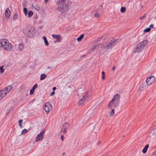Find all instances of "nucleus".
<instances>
[{
  "instance_id": "5",
  "label": "nucleus",
  "mask_w": 156,
  "mask_h": 156,
  "mask_svg": "<svg viewBox=\"0 0 156 156\" xmlns=\"http://www.w3.org/2000/svg\"><path fill=\"white\" fill-rule=\"evenodd\" d=\"M148 42V41L145 40L140 43L137 45L136 47L134 49V51L135 52H139L142 51Z\"/></svg>"
},
{
  "instance_id": "38",
  "label": "nucleus",
  "mask_w": 156,
  "mask_h": 156,
  "mask_svg": "<svg viewBox=\"0 0 156 156\" xmlns=\"http://www.w3.org/2000/svg\"><path fill=\"white\" fill-rule=\"evenodd\" d=\"M150 27L153 28L154 27V25L153 24H151L150 26H149Z\"/></svg>"
},
{
  "instance_id": "1",
  "label": "nucleus",
  "mask_w": 156,
  "mask_h": 156,
  "mask_svg": "<svg viewBox=\"0 0 156 156\" xmlns=\"http://www.w3.org/2000/svg\"><path fill=\"white\" fill-rule=\"evenodd\" d=\"M118 39L111 38L108 42H104L101 45V48L106 50L111 49L118 42Z\"/></svg>"
},
{
  "instance_id": "43",
  "label": "nucleus",
  "mask_w": 156,
  "mask_h": 156,
  "mask_svg": "<svg viewBox=\"0 0 156 156\" xmlns=\"http://www.w3.org/2000/svg\"><path fill=\"white\" fill-rule=\"evenodd\" d=\"M102 74L103 75L105 76V73L104 71L102 72Z\"/></svg>"
},
{
  "instance_id": "23",
  "label": "nucleus",
  "mask_w": 156,
  "mask_h": 156,
  "mask_svg": "<svg viewBox=\"0 0 156 156\" xmlns=\"http://www.w3.org/2000/svg\"><path fill=\"white\" fill-rule=\"evenodd\" d=\"M126 11V8L125 7H122L120 9V11L122 13Z\"/></svg>"
},
{
  "instance_id": "24",
  "label": "nucleus",
  "mask_w": 156,
  "mask_h": 156,
  "mask_svg": "<svg viewBox=\"0 0 156 156\" xmlns=\"http://www.w3.org/2000/svg\"><path fill=\"white\" fill-rule=\"evenodd\" d=\"M27 130L26 129H23L22 131L21 134H25L27 133Z\"/></svg>"
},
{
  "instance_id": "41",
  "label": "nucleus",
  "mask_w": 156,
  "mask_h": 156,
  "mask_svg": "<svg viewBox=\"0 0 156 156\" xmlns=\"http://www.w3.org/2000/svg\"><path fill=\"white\" fill-rule=\"evenodd\" d=\"M63 137H64V136L63 135H62L61 136V139L62 140H63Z\"/></svg>"
},
{
  "instance_id": "9",
  "label": "nucleus",
  "mask_w": 156,
  "mask_h": 156,
  "mask_svg": "<svg viewBox=\"0 0 156 156\" xmlns=\"http://www.w3.org/2000/svg\"><path fill=\"white\" fill-rule=\"evenodd\" d=\"M89 97V95L88 94V93H85L83 95L82 98H81L79 101V104L80 105H82L88 100Z\"/></svg>"
},
{
  "instance_id": "40",
  "label": "nucleus",
  "mask_w": 156,
  "mask_h": 156,
  "mask_svg": "<svg viewBox=\"0 0 156 156\" xmlns=\"http://www.w3.org/2000/svg\"><path fill=\"white\" fill-rule=\"evenodd\" d=\"M53 91H54L56 89V87H54L53 88Z\"/></svg>"
},
{
  "instance_id": "26",
  "label": "nucleus",
  "mask_w": 156,
  "mask_h": 156,
  "mask_svg": "<svg viewBox=\"0 0 156 156\" xmlns=\"http://www.w3.org/2000/svg\"><path fill=\"white\" fill-rule=\"evenodd\" d=\"M23 11L25 15L26 16L27 14V10L26 8H23Z\"/></svg>"
},
{
  "instance_id": "51",
  "label": "nucleus",
  "mask_w": 156,
  "mask_h": 156,
  "mask_svg": "<svg viewBox=\"0 0 156 156\" xmlns=\"http://www.w3.org/2000/svg\"><path fill=\"white\" fill-rule=\"evenodd\" d=\"M0 48H1V47H0Z\"/></svg>"
},
{
  "instance_id": "46",
  "label": "nucleus",
  "mask_w": 156,
  "mask_h": 156,
  "mask_svg": "<svg viewBox=\"0 0 156 156\" xmlns=\"http://www.w3.org/2000/svg\"><path fill=\"white\" fill-rule=\"evenodd\" d=\"M48 2V0H44V2Z\"/></svg>"
},
{
  "instance_id": "16",
  "label": "nucleus",
  "mask_w": 156,
  "mask_h": 156,
  "mask_svg": "<svg viewBox=\"0 0 156 156\" xmlns=\"http://www.w3.org/2000/svg\"><path fill=\"white\" fill-rule=\"evenodd\" d=\"M24 45L23 43H21L19 44L18 46V49L19 51H22L24 48Z\"/></svg>"
},
{
  "instance_id": "48",
  "label": "nucleus",
  "mask_w": 156,
  "mask_h": 156,
  "mask_svg": "<svg viewBox=\"0 0 156 156\" xmlns=\"http://www.w3.org/2000/svg\"><path fill=\"white\" fill-rule=\"evenodd\" d=\"M78 96H80H80H81L80 95V94H79V93L78 94Z\"/></svg>"
},
{
  "instance_id": "4",
  "label": "nucleus",
  "mask_w": 156,
  "mask_h": 156,
  "mask_svg": "<svg viewBox=\"0 0 156 156\" xmlns=\"http://www.w3.org/2000/svg\"><path fill=\"white\" fill-rule=\"evenodd\" d=\"M22 31L25 35L27 37H31L34 36L36 33L34 28L26 27L23 28Z\"/></svg>"
},
{
  "instance_id": "34",
  "label": "nucleus",
  "mask_w": 156,
  "mask_h": 156,
  "mask_svg": "<svg viewBox=\"0 0 156 156\" xmlns=\"http://www.w3.org/2000/svg\"><path fill=\"white\" fill-rule=\"evenodd\" d=\"M34 91L33 89H31L30 91V94L32 95L33 94Z\"/></svg>"
},
{
  "instance_id": "45",
  "label": "nucleus",
  "mask_w": 156,
  "mask_h": 156,
  "mask_svg": "<svg viewBox=\"0 0 156 156\" xmlns=\"http://www.w3.org/2000/svg\"><path fill=\"white\" fill-rule=\"evenodd\" d=\"M19 126H20V127L21 128H22V124H20L19 125Z\"/></svg>"
},
{
  "instance_id": "36",
  "label": "nucleus",
  "mask_w": 156,
  "mask_h": 156,
  "mask_svg": "<svg viewBox=\"0 0 156 156\" xmlns=\"http://www.w3.org/2000/svg\"><path fill=\"white\" fill-rule=\"evenodd\" d=\"M145 16H144V15L142 17H140V19L141 20H143V19H144V18H145Z\"/></svg>"
},
{
  "instance_id": "3",
  "label": "nucleus",
  "mask_w": 156,
  "mask_h": 156,
  "mask_svg": "<svg viewBox=\"0 0 156 156\" xmlns=\"http://www.w3.org/2000/svg\"><path fill=\"white\" fill-rule=\"evenodd\" d=\"M0 47L2 48L5 50L9 51L12 48L11 44L6 39H3L0 40Z\"/></svg>"
},
{
  "instance_id": "29",
  "label": "nucleus",
  "mask_w": 156,
  "mask_h": 156,
  "mask_svg": "<svg viewBox=\"0 0 156 156\" xmlns=\"http://www.w3.org/2000/svg\"><path fill=\"white\" fill-rule=\"evenodd\" d=\"M147 156H156V150L152 153L151 155H148Z\"/></svg>"
},
{
  "instance_id": "17",
  "label": "nucleus",
  "mask_w": 156,
  "mask_h": 156,
  "mask_svg": "<svg viewBox=\"0 0 156 156\" xmlns=\"http://www.w3.org/2000/svg\"><path fill=\"white\" fill-rule=\"evenodd\" d=\"M149 145L148 144H147L145 145V147L142 150V152L144 154L146 152L147 150L149 147Z\"/></svg>"
},
{
  "instance_id": "42",
  "label": "nucleus",
  "mask_w": 156,
  "mask_h": 156,
  "mask_svg": "<svg viewBox=\"0 0 156 156\" xmlns=\"http://www.w3.org/2000/svg\"><path fill=\"white\" fill-rule=\"evenodd\" d=\"M115 66H113L112 68V70L113 71H114L115 70Z\"/></svg>"
},
{
  "instance_id": "7",
  "label": "nucleus",
  "mask_w": 156,
  "mask_h": 156,
  "mask_svg": "<svg viewBox=\"0 0 156 156\" xmlns=\"http://www.w3.org/2000/svg\"><path fill=\"white\" fill-rule=\"evenodd\" d=\"M156 80L155 77L153 76H151L148 77L146 80L147 85L150 86L154 83Z\"/></svg>"
},
{
  "instance_id": "32",
  "label": "nucleus",
  "mask_w": 156,
  "mask_h": 156,
  "mask_svg": "<svg viewBox=\"0 0 156 156\" xmlns=\"http://www.w3.org/2000/svg\"><path fill=\"white\" fill-rule=\"evenodd\" d=\"M18 16L17 14H15L13 17V19L14 20H16L18 18Z\"/></svg>"
},
{
  "instance_id": "18",
  "label": "nucleus",
  "mask_w": 156,
  "mask_h": 156,
  "mask_svg": "<svg viewBox=\"0 0 156 156\" xmlns=\"http://www.w3.org/2000/svg\"><path fill=\"white\" fill-rule=\"evenodd\" d=\"M42 38L44 41V42L45 45L47 46H48L49 45V43L46 37L45 36H44Z\"/></svg>"
},
{
  "instance_id": "19",
  "label": "nucleus",
  "mask_w": 156,
  "mask_h": 156,
  "mask_svg": "<svg viewBox=\"0 0 156 156\" xmlns=\"http://www.w3.org/2000/svg\"><path fill=\"white\" fill-rule=\"evenodd\" d=\"M115 113V109L113 108H112L111 111L109 112V116L110 117L112 116Z\"/></svg>"
},
{
  "instance_id": "49",
  "label": "nucleus",
  "mask_w": 156,
  "mask_h": 156,
  "mask_svg": "<svg viewBox=\"0 0 156 156\" xmlns=\"http://www.w3.org/2000/svg\"><path fill=\"white\" fill-rule=\"evenodd\" d=\"M58 41H57V40L56 41H54V42L55 43H56Z\"/></svg>"
},
{
  "instance_id": "21",
  "label": "nucleus",
  "mask_w": 156,
  "mask_h": 156,
  "mask_svg": "<svg viewBox=\"0 0 156 156\" xmlns=\"http://www.w3.org/2000/svg\"><path fill=\"white\" fill-rule=\"evenodd\" d=\"M69 124L68 122H66L63 125L62 128H65V129H66L68 127Z\"/></svg>"
},
{
  "instance_id": "33",
  "label": "nucleus",
  "mask_w": 156,
  "mask_h": 156,
  "mask_svg": "<svg viewBox=\"0 0 156 156\" xmlns=\"http://www.w3.org/2000/svg\"><path fill=\"white\" fill-rule=\"evenodd\" d=\"M37 84H35L32 87V89H33L34 90H35V89L37 88Z\"/></svg>"
},
{
  "instance_id": "25",
  "label": "nucleus",
  "mask_w": 156,
  "mask_h": 156,
  "mask_svg": "<svg viewBox=\"0 0 156 156\" xmlns=\"http://www.w3.org/2000/svg\"><path fill=\"white\" fill-rule=\"evenodd\" d=\"M28 15L29 17H31L33 15V12L32 11H30L28 13Z\"/></svg>"
},
{
  "instance_id": "47",
  "label": "nucleus",
  "mask_w": 156,
  "mask_h": 156,
  "mask_svg": "<svg viewBox=\"0 0 156 156\" xmlns=\"http://www.w3.org/2000/svg\"><path fill=\"white\" fill-rule=\"evenodd\" d=\"M102 38V37H100L98 39V41H100Z\"/></svg>"
},
{
  "instance_id": "10",
  "label": "nucleus",
  "mask_w": 156,
  "mask_h": 156,
  "mask_svg": "<svg viewBox=\"0 0 156 156\" xmlns=\"http://www.w3.org/2000/svg\"><path fill=\"white\" fill-rule=\"evenodd\" d=\"M45 132V130L44 129H43L39 134H37L36 138L35 141L37 142L39 141L42 140L44 138V133Z\"/></svg>"
},
{
  "instance_id": "28",
  "label": "nucleus",
  "mask_w": 156,
  "mask_h": 156,
  "mask_svg": "<svg viewBox=\"0 0 156 156\" xmlns=\"http://www.w3.org/2000/svg\"><path fill=\"white\" fill-rule=\"evenodd\" d=\"M0 73H3L4 72V70L3 69V66H0Z\"/></svg>"
},
{
  "instance_id": "13",
  "label": "nucleus",
  "mask_w": 156,
  "mask_h": 156,
  "mask_svg": "<svg viewBox=\"0 0 156 156\" xmlns=\"http://www.w3.org/2000/svg\"><path fill=\"white\" fill-rule=\"evenodd\" d=\"M5 13V17L6 18H9L10 17L11 14L10 11L8 8H7L6 9Z\"/></svg>"
},
{
  "instance_id": "20",
  "label": "nucleus",
  "mask_w": 156,
  "mask_h": 156,
  "mask_svg": "<svg viewBox=\"0 0 156 156\" xmlns=\"http://www.w3.org/2000/svg\"><path fill=\"white\" fill-rule=\"evenodd\" d=\"M47 77V76L44 74H42L40 76V80H42L45 79Z\"/></svg>"
},
{
  "instance_id": "8",
  "label": "nucleus",
  "mask_w": 156,
  "mask_h": 156,
  "mask_svg": "<svg viewBox=\"0 0 156 156\" xmlns=\"http://www.w3.org/2000/svg\"><path fill=\"white\" fill-rule=\"evenodd\" d=\"M44 108L46 112L48 113L52 110V105L49 102L46 103L44 106Z\"/></svg>"
},
{
  "instance_id": "14",
  "label": "nucleus",
  "mask_w": 156,
  "mask_h": 156,
  "mask_svg": "<svg viewBox=\"0 0 156 156\" xmlns=\"http://www.w3.org/2000/svg\"><path fill=\"white\" fill-rule=\"evenodd\" d=\"M149 133L151 135H156V125L154 126Z\"/></svg>"
},
{
  "instance_id": "30",
  "label": "nucleus",
  "mask_w": 156,
  "mask_h": 156,
  "mask_svg": "<svg viewBox=\"0 0 156 156\" xmlns=\"http://www.w3.org/2000/svg\"><path fill=\"white\" fill-rule=\"evenodd\" d=\"M94 16L96 18H98L99 17L100 15L98 13H95L94 14Z\"/></svg>"
},
{
  "instance_id": "35",
  "label": "nucleus",
  "mask_w": 156,
  "mask_h": 156,
  "mask_svg": "<svg viewBox=\"0 0 156 156\" xmlns=\"http://www.w3.org/2000/svg\"><path fill=\"white\" fill-rule=\"evenodd\" d=\"M98 45H95L94 46L93 48L92 49V50L93 51L95 49H96L98 47Z\"/></svg>"
},
{
  "instance_id": "15",
  "label": "nucleus",
  "mask_w": 156,
  "mask_h": 156,
  "mask_svg": "<svg viewBox=\"0 0 156 156\" xmlns=\"http://www.w3.org/2000/svg\"><path fill=\"white\" fill-rule=\"evenodd\" d=\"M52 37L54 39H56L58 41H60L62 38L61 36L59 35L52 34Z\"/></svg>"
},
{
  "instance_id": "31",
  "label": "nucleus",
  "mask_w": 156,
  "mask_h": 156,
  "mask_svg": "<svg viewBox=\"0 0 156 156\" xmlns=\"http://www.w3.org/2000/svg\"><path fill=\"white\" fill-rule=\"evenodd\" d=\"M61 132L62 133H65L66 132V129H65V128H62L61 129Z\"/></svg>"
},
{
  "instance_id": "37",
  "label": "nucleus",
  "mask_w": 156,
  "mask_h": 156,
  "mask_svg": "<svg viewBox=\"0 0 156 156\" xmlns=\"http://www.w3.org/2000/svg\"><path fill=\"white\" fill-rule=\"evenodd\" d=\"M22 122H23L22 119H20V120H19V125H20V124H22Z\"/></svg>"
},
{
  "instance_id": "39",
  "label": "nucleus",
  "mask_w": 156,
  "mask_h": 156,
  "mask_svg": "<svg viewBox=\"0 0 156 156\" xmlns=\"http://www.w3.org/2000/svg\"><path fill=\"white\" fill-rule=\"evenodd\" d=\"M55 94V92L54 91H53L50 94V96H52Z\"/></svg>"
},
{
  "instance_id": "22",
  "label": "nucleus",
  "mask_w": 156,
  "mask_h": 156,
  "mask_svg": "<svg viewBox=\"0 0 156 156\" xmlns=\"http://www.w3.org/2000/svg\"><path fill=\"white\" fill-rule=\"evenodd\" d=\"M84 37V34H81L80 37H78L77 39V40L78 41H80Z\"/></svg>"
},
{
  "instance_id": "12",
  "label": "nucleus",
  "mask_w": 156,
  "mask_h": 156,
  "mask_svg": "<svg viewBox=\"0 0 156 156\" xmlns=\"http://www.w3.org/2000/svg\"><path fill=\"white\" fill-rule=\"evenodd\" d=\"M120 97V95L119 94H116L113 97L112 100V101H115V102L116 103H118Z\"/></svg>"
},
{
  "instance_id": "11",
  "label": "nucleus",
  "mask_w": 156,
  "mask_h": 156,
  "mask_svg": "<svg viewBox=\"0 0 156 156\" xmlns=\"http://www.w3.org/2000/svg\"><path fill=\"white\" fill-rule=\"evenodd\" d=\"M118 103L115 102V101L111 100L108 104V107L109 108H112L113 107L116 108L118 106Z\"/></svg>"
},
{
  "instance_id": "2",
  "label": "nucleus",
  "mask_w": 156,
  "mask_h": 156,
  "mask_svg": "<svg viewBox=\"0 0 156 156\" xmlns=\"http://www.w3.org/2000/svg\"><path fill=\"white\" fill-rule=\"evenodd\" d=\"M58 10L63 12L69 9L68 3L66 2V0H58L57 2Z\"/></svg>"
},
{
  "instance_id": "50",
  "label": "nucleus",
  "mask_w": 156,
  "mask_h": 156,
  "mask_svg": "<svg viewBox=\"0 0 156 156\" xmlns=\"http://www.w3.org/2000/svg\"><path fill=\"white\" fill-rule=\"evenodd\" d=\"M50 67H48V68H50Z\"/></svg>"
},
{
  "instance_id": "27",
  "label": "nucleus",
  "mask_w": 156,
  "mask_h": 156,
  "mask_svg": "<svg viewBox=\"0 0 156 156\" xmlns=\"http://www.w3.org/2000/svg\"><path fill=\"white\" fill-rule=\"evenodd\" d=\"M151 28H147L144 30V32H148L151 30Z\"/></svg>"
},
{
  "instance_id": "6",
  "label": "nucleus",
  "mask_w": 156,
  "mask_h": 156,
  "mask_svg": "<svg viewBox=\"0 0 156 156\" xmlns=\"http://www.w3.org/2000/svg\"><path fill=\"white\" fill-rule=\"evenodd\" d=\"M12 86H9L0 90V100L9 93L12 89Z\"/></svg>"
},
{
  "instance_id": "44",
  "label": "nucleus",
  "mask_w": 156,
  "mask_h": 156,
  "mask_svg": "<svg viewBox=\"0 0 156 156\" xmlns=\"http://www.w3.org/2000/svg\"><path fill=\"white\" fill-rule=\"evenodd\" d=\"M105 76L103 75V76L102 77V79L104 80L105 79Z\"/></svg>"
}]
</instances>
